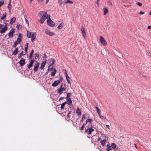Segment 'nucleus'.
I'll list each match as a JSON object with an SVG mask.
<instances>
[{
    "instance_id": "bb28decb",
    "label": "nucleus",
    "mask_w": 151,
    "mask_h": 151,
    "mask_svg": "<svg viewBox=\"0 0 151 151\" xmlns=\"http://www.w3.org/2000/svg\"><path fill=\"white\" fill-rule=\"evenodd\" d=\"M111 146H110L109 145H107V148L106 149L107 151H110L111 149Z\"/></svg>"
},
{
    "instance_id": "de8ad7c7",
    "label": "nucleus",
    "mask_w": 151,
    "mask_h": 151,
    "mask_svg": "<svg viewBox=\"0 0 151 151\" xmlns=\"http://www.w3.org/2000/svg\"><path fill=\"white\" fill-rule=\"evenodd\" d=\"M71 112V111H68V114L67 115V116L68 117H70L69 114H70Z\"/></svg>"
},
{
    "instance_id": "0e129e2a",
    "label": "nucleus",
    "mask_w": 151,
    "mask_h": 151,
    "mask_svg": "<svg viewBox=\"0 0 151 151\" xmlns=\"http://www.w3.org/2000/svg\"><path fill=\"white\" fill-rule=\"evenodd\" d=\"M46 54H44V56L43 58H46Z\"/></svg>"
},
{
    "instance_id": "393cba45",
    "label": "nucleus",
    "mask_w": 151,
    "mask_h": 151,
    "mask_svg": "<svg viewBox=\"0 0 151 151\" xmlns=\"http://www.w3.org/2000/svg\"><path fill=\"white\" fill-rule=\"evenodd\" d=\"M81 31L83 34V36L85 38V31L84 30V28L83 27H82L81 28Z\"/></svg>"
},
{
    "instance_id": "a19ab883",
    "label": "nucleus",
    "mask_w": 151,
    "mask_h": 151,
    "mask_svg": "<svg viewBox=\"0 0 151 151\" xmlns=\"http://www.w3.org/2000/svg\"><path fill=\"white\" fill-rule=\"evenodd\" d=\"M63 71L64 72V75H65L66 76H68L66 70L64 69H63Z\"/></svg>"
},
{
    "instance_id": "9b49d317",
    "label": "nucleus",
    "mask_w": 151,
    "mask_h": 151,
    "mask_svg": "<svg viewBox=\"0 0 151 151\" xmlns=\"http://www.w3.org/2000/svg\"><path fill=\"white\" fill-rule=\"evenodd\" d=\"M94 131V130L92 128H88V129H87L86 130V132H88V133L89 134H91V133Z\"/></svg>"
},
{
    "instance_id": "13d9d810",
    "label": "nucleus",
    "mask_w": 151,
    "mask_h": 151,
    "mask_svg": "<svg viewBox=\"0 0 151 151\" xmlns=\"http://www.w3.org/2000/svg\"><path fill=\"white\" fill-rule=\"evenodd\" d=\"M106 127L108 128L109 129H110V126L109 125H106Z\"/></svg>"
},
{
    "instance_id": "c756f323",
    "label": "nucleus",
    "mask_w": 151,
    "mask_h": 151,
    "mask_svg": "<svg viewBox=\"0 0 151 151\" xmlns=\"http://www.w3.org/2000/svg\"><path fill=\"white\" fill-rule=\"evenodd\" d=\"M45 63H44L43 62L42 63L40 67V68L41 69H43L44 67L45 66Z\"/></svg>"
},
{
    "instance_id": "a211bd4d",
    "label": "nucleus",
    "mask_w": 151,
    "mask_h": 151,
    "mask_svg": "<svg viewBox=\"0 0 151 151\" xmlns=\"http://www.w3.org/2000/svg\"><path fill=\"white\" fill-rule=\"evenodd\" d=\"M93 121V120L92 119H87L86 121V124H87L88 122L90 124H91L92 122Z\"/></svg>"
},
{
    "instance_id": "f8f14e48",
    "label": "nucleus",
    "mask_w": 151,
    "mask_h": 151,
    "mask_svg": "<svg viewBox=\"0 0 151 151\" xmlns=\"http://www.w3.org/2000/svg\"><path fill=\"white\" fill-rule=\"evenodd\" d=\"M60 83V81L59 80H57L55 81L52 84V86L53 87H55L58 86V85Z\"/></svg>"
},
{
    "instance_id": "4d7b16f0",
    "label": "nucleus",
    "mask_w": 151,
    "mask_h": 151,
    "mask_svg": "<svg viewBox=\"0 0 151 151\" xmlns=\"http://www.w3.org/2000/svg\"><path fill=\"white\" fill-rule=\"evenodd\" d=\"M139 14H140L143 15V14H145V13L144 12H140L139 13Z\"/></svg>"
},
{
    "instance_id": "2f4dec72",
    "label": "nucleus",
    "mask_w": 151,
    "mask_h": 151,
    "mask_svg": "<svg viewBox=\"0 0 151 151\" xmlns=\"http://www.w3.org/2000/svg\"><path fill=\"white\" fill-rule=\"evenodd\" d=\"M111 146L113 149H115L116 147V145L115 143H113L111 144Z\"/></svg>"
},
{
    "instance_id": "6e6552de",
    "label": "nucleus",
    "mask_w": 151,
    "mask_h": 151,
    "mask_svg": "<svg viewBox=\"0 0 151 151\" xmlns=\"http://www.w3.org/2000/svg\"><path fill=\"white\" fill-rule=\"evenodd\" d=\"M14 33V31L13 29H12L10 30V32L8 34V36L9 38L12 37L13 36V35Z\"/></svg>"
},
{
    "instance_id": "72a5a7b5",
    "label": "nucleus",
    "mask_w": 151,
    "mask_h": 151,
    "mask_svg": "<svg viewBox=\"0 0 151 151\" xmlns=\"http://www.w3.org/2000/svg\"><path fill=\"white\" fill-rule=\"evenodd\" d=\"M33 52H34L33 50H32L31 52L30 53L29 55V57L30 58H32Z\"/></svg>"
},
{
    "instance_id": "4468645a",
    "label": "nucleus",
    "mask_w": 151,
    "mask_h": 151,
    "mask_svg": "<svg viewBox=\"0 0 151 151\" xmlns=\"http://www.w3.org/2000/svg\"><path fill=\"white\" fill-rule=\"evenodd\" d=\"M34 61V60H32L31 61L29 65L28 66V68L29 69L32 66Z\"/></svg>"
},
{
    "instance_id": "680f3d73",
    "label": "nucleus",
    "mask_w": 151,
    "mask_h": 151,
    "mask_svg": "<svg viewBox=\"0 0 151 151\" xmlns=\"http://www.w3.org/2000/svg\"><path fill=\"white\" fill-rule=\"evenodd\" d=\"M96 108L97 111H98L100 110L99 109V108L97 106L96 107Z\"/></svg>"
},
{
    "instance_id": "79ce46f5",
    "label": "nucleus",
    "mask_w": 151,
    "mask_h": 151,
    "mask_svg": "<svg viewBox=\"0 0 151 151\" xmlns=\"http://www.w3.org/2000/svg\"><path fill=\"white\" fill-rule=\"evenodd\" d=\"M4 2L3 1L1 0L0 1V7L2 5L4 4Z\"/></svg>"
},
{
    "instance_id": "39448f33",
    "label": "nucleus",
    "mask_w": 151,
    "mask_h": 151,
    "mask_svg": "<svg viewBox=\"0 0 151 151\" xmlns=\"http://www.w3.org/2000/svg\"><path fill=\"white\" fill-rule=\"evenodd\" d=\"M47 21L48 25L49 26L51 27H52L54 26L55 25V23L53 22L52 21L50 18H48Z\"/></svg>"
},
{
    "instance_id": "cd10ccee",
    "label": "nucleus",
    "mask_w": 151,
    "mask_h": 151,
    "mask_svg": "<svg viewBox=\"0 0 151 151\" xmlns=\"http://www.w3.org/2000/svg\"><path fill=\"white\" fill-rule=\"evenodd\" d=\"M6 13H4L3 14V16L1 17L0 18V19H4L6 17Z\"/></svg>"
},
{
    "instance_id": "8fccbe9b",
    "label": "nucleus",
    "mask_w": 151,
    "mask_h": 151,
    "mask_svg": "<svg viewBox=\"0 0 151 151\" xmlns=\"http://www.w3.org/2000/svg\"><path fill=\"white\" fill-rule=\"evenodd\" d=\"M147 54L148 55L150 56L151 55V54L150 52H147Z\"/></svg>"
},
{
    "instance_id": "4be33fe9",
    "label": "nucleus",
    "mask_w": 151,
    "mask_h": 151,
    "mask_svg": "<svg viewBox=\"0 0 151 151\" xmlns=\"http://www.w3.org/2000/svg\"><path fill=\"white\" fill-rule=\"evenodd\" d=\"M76 113L78 115H81V114L80 110L78 108H77L76 110Z\"/></svg>"
},
{
    "instance_id": "49530a36",
    "label": "nucleus",
    "mask_w": 151,
    "mask_h": 151,
    "mask_svg": "<svg viewBox=\"0 0 151 151\" xmlns=\"http://www.w3.org/2000/svg\"><path fill=\"white\" fill-rule=\"evenodd\" d=\"M137 4L139 6H141L142 5V3L140 2H138L137 3Z\"/></svg>"
},
{
    "instance_id": "473e14b6",
    "label": "nucleus",
    "mask_w": 151,
    "mask_h": 151,
    "mask_svg": "<svg viewBox=\"0 0 151 151\" xmlns=\"http://www.w3.org/2000/svg\"><path fill=\"white\" fill-rule=\"evenodd\" d=\"M23 51H22L20 54H18V57L19 58H20L23 54Z\"/></svg>"
},
{
    "instance_id": "2eb2a0df",
    "label": "nucleus",
    "mask_w": 151,
    "mask_h": 151,
    "mask_svg": "<svg viewBox=\"0 0 151 151\" xmlns=\"http://www.w3.org/2000/svg\"><path fill=\"white\" fill-rule=\"evenodd\" d=\"M56 70L55 68H53V70H52V72H51V74L52 76H54L55 75L56 73Z\"/></svg>"
},
{
    "instance_id": "3c124183",
    "label": "nucleus",
    "mask_w": 151,
    "mask_h": 151,
    "mask_svg": "<svg viewBox=\"0 0 151 151\" xmlns=\"http://www.w3.org/2000/svg\"><path fill=\"white\" fill-rule=\"evenodd\" d=\"M58 1L59 5H60L62 4V0H59Z\"/></svg>"
},
{
    "instance_id": "20e7f679",
    "label": "nucleus",
    "mask_w": 151,
    "mask_h": 151,
    "mask_svg": "<svg viewBox=\"0 0 151 151\" xmlns=\"http://www.w3.org/2000/svg\"><path fill=\"white\" fill-rule=\"evenodd\" d=\"M100 41L101 44L104 46L107 45V43L106 41L104 39V38L102 36H100Z\"/></svg>"
},
{
    "instance_id": "864d4df0",
    "label": "nucleus",
    "mask_w": 151,
    "mask_h": 151,
    "mask_svg": "<svg viewBox=\"0 0 151 151\" xmlns=\"http://www.w3.org/2000/svg\"><path fill=\"white\" fill-rule=\"evenodd\" d=\"M25 20L26 23L27 24H28L29 22L28 20H27L25 18Z\"/></svg>"
},
{
    "instance_id": "f3484780",
    "label": "nucleus",
    "mask_w": 151,
    "mask_h": 151,
    "mask_svg": "<svg viewBox=\"0 0 151 151\" xmlns=\"http://www.w3.org/2000/svg\"><path fill=\"white\" fill-rule=\"evenodd\" d=\"M18 52V48H16L15 50H14L12 54L14 55H17Z\"/></svg>"
},
{
    "instance_id": "6ab92c4d",
    "label": "nucleus",
    "mask_w": 151,
    "mask_h": 151,
    "mask_svg": "<svg viewBox=\"0 0 151 151\" xmlns=\"http://www.w3.org/2000/svg\"><path fill=\"white\" fill-rule=\"evenodd\" d=\"M64 3L65 4L69 3L72 4H73V2L70 0H64Z\"/></svg>"
},
{
    "instance_id": "7c9ffc66",
    "label": "nucleus",
    "mask_w": 151,
    "mask_h": 151,
    "mask_svg": "<svg viewBox=\"0 0 151 151\" xmlns=\"http://www.w3.org/2000/svg\"><path fill=\"white\" fill-rule=\"evenodd\" d=\"M66 80L67 81L68 83L70 84V77L68 76H66Z\"/></svg>"
},
{
    "instance_id": "c85d7f7f",
    "label": "nucleus",
    "mask_w": 151,
    "mask_h": 151,
    "mask_svg": "<svg viewBox=\"0 0 151 151\" xmlns=\"http://www.w3.org/2000/svg\"><path fill=\"white\" fill-rule=\"evenodd\" d=\"M22 38V34L21 33H19V34L18 37L17 39H19V40H20V41H21V39Z\"/></svg>"
},
{
    "instance_id": "1a4fd4ad",
    "label": "nucleus",
    "mask_w": 151,
    "mask_h": 151,
    "mask_svg": "<svg viewBox=\"0 0 151 151\" xmlns=\"http://www.w3.org/2000/svg\"><path fill=\"white\" fill-rule=\"evenodd\" d=\"M45 33L49 36H52L54 34V33L50 32L48 29H46L45 30Z\"/></svg>"
},
{
    "instance_id": "603ef678",
    "label": "nucleus",
    "mask_w": 151,
    "mask_h": 151,
    "mask_svg": "<svg viewBox=\"0 0 151 151\" xmlns=\"http://www.w3.org/2000/svg\"><path fill=\"white\" fill-rule=\"evenodd\" d=\"M17 45V44H15V43H14L13 45V47L14 48H16Z\"/></svg>"
},
{
    "instance_id": "f03ea898",
    "label": "nucleus",
    "mask_w": 151,
    "mask_h": 151,
    "mask_svg": "<svg viewBox=\"0 0 151 151\" xmlns=\"http://www.w3.org/2000/svg\"><path fill=\"white\" fill-rule=\"evenodd\" d=\"M28 31L27 32V37L31 38V42H33L36 38L35 33L34 32H30L29 35L28 34Z\"/></svg>"
},
{
    "instance_id": "412c9836",
    "label": "nucleus",
    "mask_w": 151,
    "mask_h": 151,
    "mask_svg": "<svg viewBox=\"0 0 151 151\" xmlns=\"http://www.w3.org/2000/svg\"><path fill=\"white\" fill-rule=\"evenodd\" d=\"M16 20V19L15 17H14L12 18L10 20V23L11 24H12L14 23V22H15Z\"/></svg>"
},
{
    "instance_id": "0eeeda50",
    "label": "nucleus",
    "mask_w": 151,
    "mask_h": 151,
    "mask_svg": "<svg viewBox=\"0 0 151 151\" xmlns=\"http://www.w3.org/2000/svg\"><path fill=\"white\" fill-rule=\"evenodd\" d=\"M39 63L37 62H36V63L35 64L34 66V68L33 70L35 72L37 71L38 70V68L39 67Z\"/></svg>"
},
{
    "instance_id": "5701e85b",
    "label": "nucleus",
    "mask_w": 151,
    "mask_h": 151,
    "mask_svg": "<svg viewBox=\"0 0 151 151\" xmlns=\"http://www.w3.org/2000/svg\"><path fill=\"white\" fill-rule=\"evenodd\" d=\"M53 65L52 64H50L48 67V70H49L51 71L53 70Z\"/></svg>"
},
{
    "instance_id": "dca6fc26",
    "label": "nucleus",
    "mask_w": 151,
    "mask_h": 151,
    "mask_svg": "<svg viewBox=\"0 0 151 151\" xmlns=\"http://www.w3.org/2000/svg\"><path fill=\"white\" fill-rule=\"evenodd\" d=\"M103 10L104 11V15H105L108 12V10L105 7H104Z\"/></svg>"
},
{
    "instance_id": "37998d69",
    "label": "nucleus",
    "mask_w": 151,
    "mask_h": 151,
    "mask_svg": "<svg viewBox=\"0 0 151 151\" xmlns=\"http://www.w3.org/2000/svg\"><path fill=\"white\" fill-rule=\"evenodd\" d=\"M51 61L52 62V63L51 64H52V65H53V64L55 62V60L51 58Z\"/></svg>"
},
{
    "instance_id": "f257e3e1",
    "label": "nucleus",
    "mask_w": 151,
    "mask_h": 151,
    "mask_svg": "<svg viewBox=\"0 0 151 151\" xmlns=\"http://www.w3.org/2000/svg\"><path fill=\"white\" fill-rule=\"evenodd\" d=\"M42 16L40 19L39 20V22L41 24H42L45 20L48 18L50 17V16L49 15L47 14V12L40 11L38 14V16Z\"/></svg>"
},
{
    "instance_id": "4c0bfd02",
    "label": "nucleus",
    "mask_w": 151,
    "mask_h": 151,
    "mask_svg": "<svg viewBox=\"0 0 151 151\" xmlns=\"http://www.w3.org/2000/svg\"><path fill=\"white\" fill-rule=\"evenodd\" d=\"M11 5H10V2L9 3V4H8V6L7 7L9 9V11L10 12V10L11 9Z\"/></svg>"
},
{
    "instance_id": "09e8293b",
    "label": "nucleus",
    "mask_w": 151,
    "mask_h": 151,
    "mask_svg": "<svg viewBox=\"0 0 151 151\" xmlns=\"http://www.w3.org/2000/svg\"><path fill=\"white\" fill-rule=\"evenodd\" d=\"M85 124H83V125H82V127H81V130H82L83 129L84 127V125Z\"/></svg>"
},
{
    "instance_id": "b1692460",
    "label": "nucleus",
    "mask_w": 151,
    "mask_h": 151,
    "mask_svg": "<svg viewBox=\"0 0 151 151\" xmlns=\"http://www.w3.org/2000/svg\"><path fill=\"white\" fill-rule=\"evenodd\" d=\"M28 43H27L25 45V52H27L28 48Z\"/></svg>"
},
{
    "instance_id": "e433bc0d",
    "label": "nucleus",
    "mask_w": 151,
    "mask_h": 151,
    "mask_svg": "<svg viewBox=\"0 0 151 151\" xmlns=\"http://www.w3.org/2000/svg\"><path fill=\"white\" fill-rule=\"evenodd\" d=\"M39 2H44V0H37ZM46 1V3H47L49 0H45Z\"/></svg>"
},
{
    "instance_id": "7ed1b4c3",
    "label": "nucleus",
    "mask_w": 151,
    "mask_h": 151,
    "mask_svg": "<svg viewBox=\"0 0 151 151\" xmlns=\"http://www.w3.org/2000/svg\"><path fill=\"white\" fill-rule=\"evenodd\" d=\"M4 26V24H0V32L2 34L5 32L7 29V26L6 25H5Z\"/></svg>"
},
{
    "instance_id": "6e6d98bb",
    "label": "nucleus",
    "mask_w": 151,
    "mask_h": 151,
    "mask_svg": "<svg viewBox=\"0 0 151 151\" xmlns=\"http://www.w3.org/2000/svg\"><path fill=\"white\" fill-rule=\"evenodd\" d=\"M97 112L98 113V114L99 115V116L101 115V114H100V111L99 110L98 111H97Z\"/></svg>"
},
{
    "instance_id": "5fc2aeb1",
    "label": "nucleus",
    "mask_w": 151,
    "mask_h": 151,
    "mask_svg": "<svg viewBox=\"0 0 151 151\" xmlns=\"http://www.w3.org/2000/svg\"><path fill=\"white\" fill-rule=\"evenodd\" d=\"M85 119V116L84 115H83V116L82 117L81 121L82 122V121Z\"/></svg>"
},
{
    "instance_id": "a878e982",
    "label": "nucleus",
    "mask_w": 151,
    "mask_h": 151,
    "mask_svg": "<svg viewBox=\"0 0 151 151\" xmlns=\"http://www.w3.org/2000/svg\"><path fill=\"white\" fill-rule=\"evenodd\" d=\"M67 104V102L65 101L61 105V109H64V108L65 105Z\"/></svg>"
},
{
    "instance_id": "69168bd1",
    "label": "nucleus",
    "mask_w": 151,
    "mask_h": 151,
    "mask_svg": "<svg viewBox=\"0 0 151 151\" xmlns=\"http://www.w3.org/2000/svg\"><path fill=\"white\" fill-rule=\"evenodd\" d=\"M100 140H101V138L100 137H99L98 139V141H99Z\"/></svg>"
},
{
    "instance_id": "c9c22d12",
    "label": "nucleus",
    "mask_w": 151,
    "mask_h": 151,
    "mask_svg": "<svg viewBox=\"0 0 151 151\" xmlns=\"http://www.w3.org/2000/svg\"><path fill=\"white\" fill-rule=\"evenodd\" d=\"M62 27L63 24L62 23H61L58 25V28L59 29H61L62 28Z\"/></svg>"
},
{
    "instance_id": "a18cd8bd",
    "label": "nucleus",
    "mask_w": 151,
    "mask_h": 151,
    "mask_svg": "<svg viewBox=\"0 0 151 151\" xmlns=\"http://www.w3.org/2000/svg\"><path fill=\"white\" fill-rule=\"evenodd\" d=\"M107 2L109 4V5L112 6L113 5L111 2H110L109 0Z\"/></svg>"
},
{
    "instance_id": "9d476101",
    "label": "nucleus",
    "mask_w": 151,
    "mask_h": 151,
    "mask_svg": "<svg viewBox=\"0 0 151 151\" xmlns=\"http://www.w3.org/2000/svg\"><path fill=\"white\" fill-rule=\"evenodd\" d=\"M25 60L24 58H22L20 61L19 62V63L21 66H22L25 63Z\"/></svg>"
},
{
    "instance_id": "e2e57ef3",
    "label": "nucleus",
    "mask_w": 151,
    "mask_h": 151,
    "mask_svg": "<svg viewBox=\"0 0 151 151\" xmlns=\"http://www.w3.org/2000/svg\"><path fill=\"white\" fill-rule=\"evenodd\" d=\"M148 29H151V25H150L148 26L147 27Z\"/></svg>"
},
{
    "instance_id": "ea45409f",
    "label": "nucleus",
    "mask_w": 151,
    "mask_h": 151,
    "mask_svg": "<svg viewBox=\"0 0 151 151\" xmlns=\"http://www.w3.org/2000/svg\"><path fill=\"white\" fill-rule=\"evenodd\" d=\"M99 116V117L101 118V119H106V118L105 117L103 116H102L101 114Z\"/></svg>"
},
{
    "instance_id": "aec40b11",
    "label": "nucleus",
    "mask_w": 151,
    "mask_h": 151,
    "mask_svg": "<svg viewBox=\"0 0 151 151\" xmlns=\"http://www.w3.org/2000/svg\"><path fill=\"white\" fill-rule=\"evenodd\" d=\"M106 140L105 139H104L102 141H101V142L102 146H104L106 144Z\"/></svg>"
},
{
    "instance_id": "c03bdc74",
    "label": "nucleus",
    "mask_w": 151,
    "mask_h": 151,
    "mask_svg": "<svg viewBox=\"0 0 151 151\" xmlns=\"http://www.w3.org/2000/svg\"><path fill=\"white\" fill-rule=\"evenodd\" d=\"M71 95V93H68L67 94L66 98H70L69 96Z\"/></svg>"
},
{
    "instance_id": "bf43d9fd",
    "label": "nucleus",
    "mask_w": 151,
    "mask_h": 151,
    "mask_svg": "<svg viewBox=\"0 0 151 151\" xmlns=\"http://www.w3.org/2000/svg\"><path fill=\"white\" fill-rule=\"evenodd\" d=\"M64 97H61L60 98L59 101H60L61 100L63 99H64Z\"/></svg>"
},
{
    "instance_id": "ddd939ff",
    "label": "nucleus",
    "mask_w": 151,
    "mask_h": 151,
    "mask_svg": "<svg viewBox=\"0 0 151 151\" xmlns=\"http://www.w3.org/2000/svg\"><path fill=\"white\" fill-rule=\"evenodd\" d=\"M67 103L68 105H70L72 104V101L70 98H67Z\"/></svg>"
},
{
    "instance_id": "f704fd0d",
    "label": "nucleus",
    "mask_w": 151,
    "mask_h": 151,
    "mask_svg": "<svg viewBox=\"0 0 151 151\" xmlns=\"http://www.w3.org/2000/svg\"><path fill=\"white\" fill-rule=\"evenodd\" d=\"M21 42V41H20V40H19V39H18V40L17 39L14 43L17 45L18 44H19Z\"/></svg>"
},
{
    "instance_id": "338daca9",
    "label": "nucleus",
    "mask_w": 151,
    "mask_h": 151,
    "mask_svg": "<svg viewBox=\"0 0 151 151\" xmlns=\"http://www.w3.org/2000/svg\"><path fill=\"white\" fill-rule=\"evenodd\" d=\"M98 1H97V2H96V3H97V5L98 6H99V4H98Z\"/></svg>"
},
{
    "instance_id": "052dcab7",
    "label": "nucleus",
    "mask_w": 151,
    "mask_h": 151,
    "mask_svg": "<svg viewBox=\"0 0 151 151\" xmlns=\"http://www.w3.org/2000/svg\"><path fill=\"white\" fill-rule=\"evenodd\" d=\"M20 26V24L17 25L16 26V27L18 29Z\"/></svg>"
},
{
    "instance_id": "58836bf2",
    "label": "nucleus",
    "mask_w": 151,
    "mask_h": 151,
    "mask_svg": "<svg viewBox=\"0 0 151 151\" xmlns=\"http://www.w3.org/2000/svg\"><path fill=\"white\" fill-rule=\"evenodd\" d=\"M35 58L36 59L37 58H39V54L37 53H36L35 54Z\"/></svg>"
},
{
    "instance_id": "774afa93",
    "label": "nucleus",
    "mask_w": 151,
    "mask_h": 151,
    "mask_svg": "<svg viewBox=\"0 0 151 151\" xmlns=\"http://www.w3.org/2000/svg\"><path fill=\"white\" fill-rule=\"evenodd\" d=\"M149 14L151 15V11L150 12H149Z\"/></svg>"
},
{
    "instance_id": "423d86ee",
    "label": "nucleus",
    "mask_w": 151,
    "mask_h": 151,
    "mask_svg": "<svg viewBox=\"0 0 151 151\" xmlns=\"http://www.w3.org/2000/svg\"><path fill=\"white\" fill-rule=\"evenodd\" d=\"M63 86V85L62 84L60 87V88L57 90L58 93L60 94H61L63 91H66V89L65 88L62 87Z\"/></svg>"
}]
</instances>
